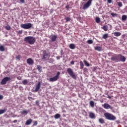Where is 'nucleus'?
<instances>
[{
	"mask_svg": "<svg viewBox=\"0 0 127 127\" xmlns=\"http://www.w3.org/2000/svg\"><path fill=\"white\" fill-rule=\"evenodd\" d=\"M24 41L26 42V43H28V44L32 45L35 43L36 39L33 36H27L24 38Z\"/></svg>",
	"mask_w": 127,
	"mask_h": 127,
	"instance_id": "obj_1",
	"label": "nucleus"
},
{
	"mask_svg": "<svg viewBox=\"0 0 127 127\" xmlns=\"http://www.w3.org/2000/svg\"><path fill=\"white\" fill-rule=\"evenodd\" d=\"M104 116L105 117L106 120H109V121H115L117 119L113 114L109 113H104Z\"/></svg>",
	"mask_w": 127,
	"mask_h": 127,
	"instance_id": "obj_2",
	"label": "nucleus"
},
{
	"mask_svg": "<svg viewBox=\"0 0 127 127\" xmlns=\"http://www.w3.org/2000/svg\"><path fill=\"white\" fill-rule=\"evenodd\" d=\"M66 71L68 75H69V76H70L72 79L76 80V74H75V73H74V71H73V70H72L71 68H68Z\"/></svg>",
	"mask_w": 127,
	"mask_h": 127,
	"instance_id": "obj_3",
	"label": "nucleus"
},
{
	"mask_svg": "<svg viewBox=\"0 0 127 127\" xmlns=\"http://www.w3.org/2000/svg\"><path fill=\"white\" fill-rule=\"evenodd\" d=\"M32 24L30 23H27V24H22L20 25V27L21 28H23L24 29H29L32 27Z\"/></svg>",
	"mask_w": 127,
	"mask_h": 127,
	"instance_id": "obj_4",
	"label": "nucleus"
},
{
	"mask_svg": "<svg viewBox=\"0 0 127 127\" xmlns=\"http://www.w3.org/2000/svg\"><path fill=\"white\" fill-rule=\"evenodd\" d=\"M60 76V72L58 71L56 76L49 78L50 82H56L59 79Z\"/></svg>",
	"mask_w": 127,
	"mask_h": 127,
	"instance_id": "obj_5",
	"label": "nucleus"
},
{
	"mask_svg": "<svg viewBox=\"0 0 127 127\" xmlns=\"http://www.w3.org/2000/svg\"><path fill=\"white\" fill-rule=\"evenodd\" d=\"M50 56L48 54V53L46 51H44L43 52V58H42V60L46 61L49 59Z\"/></svg>",
	"mask_w": 127,
	"mask_h": 127,
	"instance_id": "obj_6",
	"label": "nucleus"
},
{
	"mask_svg": "<svg viewBox=\"0 0 127 127\" xmlns=\"http://www.w3.org/2000/svg\"><path fill=\"white\" fill-rule=\"evenodd\" d=\"M111 60L115 62H120V55H116L112 57Z\"/></svg>",
	"mask_w": 127,
	"mask_h": 127,
	"instance_id": "obj_7",
	"label": "nucleus"
},
{
	"mask_svg": "<svg viewBox=\"0 0 127 127\" xmlns=\"http://www.w3.org/2000/svg\"><path fill=\"white\" fill-rule=\"evenodd\" d=\"M91 3L92 0H88V1L83 5L82 7L83 9H87V8H88Z\"/></svg>",
	"mask_w": 127,
	"mask_h": 127,
	"instance_id": "obj_8",
	"label": "nucleus"
},
{
	"mask_svg": "<svg viewBox=\"0 0 127 127\" xmlns=\"http://www.w3.org/2000/svg\"><path fill=\"white\" fill-rule=\"evenodd\" d=\"M10 80H11V78L10 77H4L1 81V85H5V84H6L7 82L8 81H10Z\"/></svg>",
	"mask_w": 127,
	"mask_h": 127,
	"instance_id": "obj_9",
	"label": "nucleus"
},
{
	"mask_svg": "<svg viewBox=\"0 0 127 127\" xmlns=\"http://www.w3.org/2000/svg\"><path fill=\"white\" fill-rule=\"evenodd\" d=\"M40 88H41V83H40V82H38L34 92L35 93H36L38 91H39Z\"/></svg>",
	"mask_w": 127,
	"mask_h": 127,
	"instance_id": "obj_10",
	"label": "nucleus"
},
{
	"mask_svg": "<svg viewBox=\"0 0 127 127\" xmlns=\"http://www.w3.org/2000/svg\"><path fill=\"white\" fill-rule=\"evenodd\" d=\"M27 63L29 65H33L34 64V61L31 58H29L27 60Z\"/></svg>",
	"mask_w": 127,
	"mask_h": 127,
	"instance_id": "obj_11",
	"label": "nucleus"
},
{
	"mask_svg": "<svg viewBox=\"0 0 127 127\" xmlns=\"http://www.w3.org/2000/svg\"><path fill=\"white\" fill-rule=\"evenodd\" d=\"M103 108H104V109H106V110H109V109H112V106H111V105H110V104L108 103L104 104L103 105Z\"/></svg>",
	"mask_w": 127,
	"mask_h": 127,
	"instance_id": "obj_12",
	"label": "nucleus"
},
{
	"mask_svg": "<svg viewBox=\"0 0 127 127\" xmlns=\"http://www.w3.org/2000/svg\"><path fill=\"white\" fill-rule=\"evenodd\" d=\"M126 58L122 56V55H119V62L121 61V62H125L126 60Z\"/></svg>",
	"mask_w": 127,
	"mask_h": 127,
	"instance_id": "obj_13",
	"label": "nucleus"
},
{
	"mask_svg": "<svg viewBox=\"0 0 127 127\" xmlns=\"http://www.w3.org/2000/svg\"><path fill=\"white\" fill-rule=\"evenodd\" d=\"M89 117L90 119H96V115L93 112H89Z\"/></svg>",
	"mask_w": 127,
	"mask_h": 127,
	"instance_id": "obj_14",
	"label": "nucleus"
},
{
	"mask_svg": "<svg viewBox=\"0 0 127 127\" xmlns=\"http://www.w3.org/2000/svg\"><path fill=\"white\" fill-rule=\"evenodd\" d=\"M57 39V36L55 35H52L51 37V40L52 42H54L55 41H56Z\"/></svg>",
	"mask_w": 127,
	"mask_h": 127,
	"instance_id": "obj_15",
	"label": "nucleus"
},
{
	"mask_svg": "<svg viewBox=\"0 0 127 127\" xmlns=\"http://www.w3.org/2000/svg\"><path fill=\"white\" fill-rule=\"evenodd\" d=\"M31 123H32V119H30L26 121L25 125V126H29V125H31Z\"/></svg>",
	"mask_w": 127,
	"mask_h": 127,
	"instance_id": "obj_16",
	"label": "nucleus"
},
{
	"mask_svg": "<svg viewBox=\"0 0 127 127\" xmlns=\"http://www.w3.org/2000/svg\"><path fill=\"white\" fill-rule=\"evenodd\" d=\"M21 115H24L25 116H26L27 114L29 113V110H23V111H21Z\"/></svg>",
	"mask_w": 127,
	"mask_h": 127,
	"instance_id": "obj_17",
	"label": "nucleus"
},
{
	"mask_svg": "<svg viewBox=\"0 0 127 127\" xmlns=\"http://www.w3.org/2000/svg\"><path fill=\"white\" fill-rule=\"evenodd\" d=\"M37 70L40 72V73H41L42 72V66H41L40 65H37Z\"/></svg>",
	"mask_w": 127,
	"mask_h": 127,
	"instance_id": "obj_18",
	"label": "nucleus"
},
{
	"mask_svg": "<svg viewBox=\"0 0 127 127\" xmlns=\"http://www.w3.org/2000/svg\"><path fill=\"white\" fill-rule=\"evenodd\" d=\"M114 35L116 37L121 36V35H122V33L120 32H114Z\"/></svg>",
	"mask_w": 127,
	"mask_h": 127,
	"instance_id": "obj_19",
	"label": "nucleus"
},
{
	"mask_svg": "<svg viewBox=\"0 0 127 127\" xmlns=\"http://www.w3.org/2000/svg\"><path fill=\"white\" fill-rule=\"evenodd\" d=\"M54 118L56 120H58V119L61 118V115L59 114H57L54 116Z\"/></svg>",
	"mask_w": 127,
	"mask_h": 127,
	"instance_id": "obj_20",
	"label": "nucleus"
},
{
	"mask_svg": "<svg viewBox=\"0 0 127 127\" xmlns=\"http://www.w3.org/2000/svg\"><path fill=\"white\" fill-rule=\"evenodd\" d=\"M127 19V16L126 15H123L122 17V21H126Z\"/></svg>",
	"mask_w": 127,
	"mask_h": 127,
	"instance_id": "obj_21",
	"label": "nucleus"
},
{
	"mask_svg": "<svg viewBox=\"0 0 127 127\" xmlns=\"http://www.w3.org/2000/svg\"><path fill=\"white\" fill-rule=\"evenodd\" d=\"M69 48L70 49H75V48H76V46L74 44H70L69 45Z\"/></svg>",
	"mask_w": 127,
	"mask_h": 127,
	"instance_id": "obj_22",
	"label": "nucleus"
},
{
	"mask_svg": "<svg viewBox=\"0 0 127 127\" xmlns=\"http://www.w3.org/2000/svg\"><path fill=\"white\" fill-rule=\"evenodd\" d=\"M79 64H80V69L81 70H82V69H83L84 68V64L83 63V62L82 61H80L79 62Z\"/></svg>",
	"mask_w": 127,
	"mask_h": 127,
	"instance_id": "obj_23",
	"label": "nucleus"
},
{
	"mask_svg": "<svg viewBox=\"0 0 127 127\" xmlns=\"http://www.w3.org/2000/svg\"><path fill=\"white\" fill-rule=\"evenodd\" d=\"M108 37H109L108 34H104L102 36V38H103V39H107V38H108Z\"/></svg>",
	"mask_w": 127,
	"mask_h": 127,
	"instance_id": "obj_24",
	"label": "nucleus"
},
{
	"mask_svg": "<svg viewBox=\"0 0 127 127\" xmlns=\"http://www.w3.org/2000/svg\"><path fill=\"white\" fill-rule=\"evenodd\" d=\"M95 21L97 23H100L101 22V19L99 17H97L95 18Z\"/></svg>",
	"mask_w": 127,
	"mask_h": 127,
	"instance_id": "obj_25",
	"label": "nucleus"
},
{
	"mask_svg": "<svg viewBox=\"0 0 127 127\" xmlns=\"http://www.w3.org/2000/svg\"><path fill=\"white\" fill-rule=\"evenodd\" d=\"M95 50H97V51H101V50H102V48L100 46L95 47Z\"/></svg>",
	"mask_w": 127,
	"mask_h": 127,
	"instance_id": "obj_26",
	"label": "nucleus"
},
{
	"mask_svg": "<svg viewBox=\"0 0 127 127\" xmlns=\"http://www.w3.org/2000/svg\"><path fill=\"white\" fill-rule=\"evenodd\" d=\"M5 112H6V109L0 110V115H2V114H4Z\"/></svg>",
	"mask_w": 127,
	"mask_h": 127,
	"instance_id": "obj_27",
	"label": "nucleus"
},
{
	"mask_svg": "<svg viewBox=\"0 0 127 127\" xmlns=\"http://www.w3.org/2000/svg\"><path fill=\"white\" fill-rule=\"evenodd\" d=\"M102 28L104 30V31H108V27L107 25H104Z\"/></svg>",
	"mask_w": 127,
	"mask_h": 127,
	"instance_id": "obj_28",
	"label": "nucleus"
},
{
	"mask_svg": "<svg viewBox=\"0 0 127 127\" xmlns=\"http://www.w3.org/2000/svg\"><path fill=\"white\" fill-rule=\"evenodd\" d=\"M89 105H90V106H91L92 108H94V106H95L94 101H91L89 102Z\"/></svg>",
	"mask_w": 127,
	"mask_h": 127,
	"instance_id": "obj_29",
	"label": "nucleus"
},
{
	"mask_svg": "<svg viewBox=\"0 0 127 127\" xmlns=\"http://www.w3.org/2000/svg\"><path fill=\"white\" fill-rule=\"evenodd\" d=\"M99 122L100 124H105V121H104V119L102 118L99 119Z\"/></svg>",
	"mask_w": 127,
	"mask_h": 127,
	"instance_id": "obj_30",
	"label": "nucleus"
},
{
	"mask_svg": "<svg viewBox=\"0 0 127 127\" xmlns=\"http://www.w3.org/2000/svg\"><path fill=\"white\" fill-rule=\"evenodd\" d=\"M83 62L85 65H86V66H87V67H89V66H90V64L88 63L86 60H84L83 61Z\"/></svg>",
	"mask_w": 127,
	"mask_h": 127,
	"instance_id": "obj_31",
	"label": "nucleus"
},
{
	"mask_svg": "<svg viewBox=\"0 0 127 127\" xmlns=\"http://www.w3.org/2000/svg\"><path fill=\"white\" fill-rule=\"evenodd\" d=\"M64 20H66V22H68V21H70V20H71V18L68 17H65L64 18Z\"/></svg>",
	"mask_w": 127,
	"mask_h": 127,
	"instance_id": "obj_32",
	"label": "nucleus"
},
{
	"mask_svg": "<svg viewBox=\"0 0 127 127\" xmlns=\"http://www.w3.org/2000/svg\"><path fill=\"white\" fill-rule=\"evenodd\" d=\"M27 83H28V82L27 81V79H25L22 81V84L23 85H26Z\"/></svg>",
	"mask_w": 127,
	"mask_h": 127,
	"instance_id": "obj_33",
	"label": "nucleus"
},
{
	"mask_svg": "<svg viewBox=\"0 0 127 127\" xmlns=\"http://www.w3.org/2000/svg\"><path fill=\"white\" fill-rule=\"evenodd\" d=\"M5 29H6V30H10L11 27L9 25H7L5 27Z\"/></svg>",
	"mask_w": 127,
	"mask_h": 127,
	"instance_id": "obj_34",
	"label": "nucleus"
},
{
	"mask_svg": "<svg viewBox=\"0 0 127 127\" xmlns=\"http://www.w3.org/2000/svg\"><path fill=\"white\" fill-rule=\"evenodd\" d=\"M118 5L120 7H122L123 6V3L122 2H118Z\"/></svg>",
	"mask_w": 127,
	"mask_h": 127,
	"instance_id": "obj_35",
	"label": "nucleus"
},
{
	"mask_svg": "<svg viewBox=\"0 0 127 127\" xmlns=\"http://www.w3.org/2000/svg\"><path fill=\"white\" fill-rule=\"evenodd\" d=\"M0 51H4V47L3 46H0Z\"/></svg>",
	"mask_w": 127,
	"mask_h": 127,
	"instance_id": "obj_36",
	"label": "nucleus"
},
{
	"mask_svg": "<svg viewBox=\"0 0 127 127\" xmlns=\"http://www.w3.org/2000/svg\"><path fill=\"white\" fill-rule=\"evenodd\" d=\"M111 15L113 16V17H115V16H118V14L114 13H111Z\"/></svg>",
	"mask_w": 127,
	"mask_h": 127,
	"instance_id": "obj_37",
	"label": "nucleus"
},
{
	"mask_svg": "<svg viewBox=\"0 0 127 127\" xmlns=\"http://www.w3.org/2000/svg\"><path fill=\"white\" fill-rule=\"evenodd\" d=\"M87 43L88 44H92L93 43V40H88L87 41Z\"/></svg>",
	"mask_w": 127,
	"mask_h": 127,
	"instance_id": "obj_38",
	"label": "nucleus"
},
{
	"mask_svg": "<svg viewBox=\"0 0 127 127\" xmlns=\"http://www.w3.org/2000/svg\"><path fill=\"white\" fill-rule=\"evenodd\" d=\"M16 33H18V34H22V30L17 31Z\"/></svg>",
	"mask_w": 127,
	"mask_h": 127,
	"instance_id": "obj_39",
	"label": "nucleus"
},
{
	"mask_svg": "<svg viewBox=\"0 0 127 127\" xmlns=\"http://www.w3.org/2000/svg\"><path fill=\"white\" fill-rule=\"evenodd\" d=\"M16 59L17 60H20V55L16 56Z\"/></svg>",
	"mask_w": 127,
	"mask_h": 127,
	"instance_id": "obj_40",
	"label": "nucleus"
},
{
	"mask_svg": "<svg viewBox=\"0 0 127 127\" xmlns=\"http://www.w3.org/2000/svg\"><path fill=\"white\" fill-rule=\"evenodd\" d=\"M37 124H38V122L37 121H35L33 124V126H34L35 127H36V126H37Z\"/></svg>",
	"mask_w": 127,
	"mask_h": 127,
	"instance_id": "obj_41",
	"label": "nucleus"
},
{
	"mask_svg": "<svg viewBox=\"0 0 127 127\" xmlns=\"http://www.w3.org/2000/svg\"><path fill=\"white\" fill-rule=\"evenodd\" d=\"M70 64H71V65H74L75 64V62H74V61H72L70 62Z\"/></svg>",
	"mask_w": 127,
	"mask_h": 127,
	"instance_id": "obj_42",
	"label": "nucleus"
},
{
	"mask_svg": "<svg viewBox=\"0 0 127 127\" xmlns=\"http://www.w3.org/2000/svg\"><path fill=\"white\" fill-rule=\"evenodd\" d=\"M36 105H37V106H38L39 105V101L38 100H37L36 101Z\"/></svg>",
	"mask_w": 127,
	"mask_h": 127,
	"instance_id": "obj_43",
	"label": "nucleus"
},
{
	"mask_svg": "<svg viewBox=\"0 0 127 127\" xmlns=\"http://www.w3.org/2000/svg\"><path fill=\"white\" fill-rule=\"evenodd\" d=\"M87 67H85L84 69H83V72H87Z\"/></svg>",
	"mask_w": 127,
	"mask_h": 127,
	"instance_id": "obj_44",
	"label": "nucleus"
},
{
	"mask_svg": "<svg viewBox=\"0 0 127 127\" xmlns=\"http://www.w3.org/2000/svg\"><path fill=\"white\" fill-rule=\"evenodd\" d=\"M70 6H69V5H67L65 6V8H66L67 9H69Z\"/></svg>",
	"mask_w": 127,
	"mask_h": 127,
	"instance_id": "obj_45",
	"label": "nucleus"
},
{
	"mask_svg": "<svg viewBox=\"0 0 127 127\" xmlns=\"http://www.w3.org/2000/svg\"><path fill=\"white\" fill-rule=\"evenodd\" d=\"M28 99L29 100H30V99H31V100H34V98H33L31 97H29L28 98Z\"/></svg>",
	"mask_w": 127,
	"mask_h": 127,
	"instance_id": "obj_46",
	"label": "nucleus"
},
{
	"mask_svg": "<svg viewBox=\"0 0 127 127\" xmlns=\"http://www.w3.org/2000/svg\"><path fill=\"white\" fill-rule=\"evenodd\" d=\"M107 1L108 3H112V0H107Z\"/></svg>",
	"mask_w": 127,
	"mask_h": 127,
	"instance_id": "obj_47",
	"label": "nucleus"
},
{
	"mask_svg": "<svg viewBox=\"0 0 127 127\" xmlns=\"http://www.w3.org/2000/svg\"><path fill=\"white\" fill-rule=\"evenodd\" d=\"M17 80H21V77L20 76L17 77Z\"/></svg>",
	"mask_w": 127,
	"mask_h": 127,
	"instance_id": "obj_48",
	"label": "nucleus"
},
{
	"mask_svg": "<svg viewBox=\"0 0 127 127\" xmlns=\"http://www.w3.org/2000/svg\"><path fill=\"white\" fill-rule=\"evenodd\" d=\"M3 99V96L2 95H0V100H2Z\"/></svg>",
	"mask_w": 127,
	"mask_h": 127,
	"instance_id": "obj_49",
	"label": "nucleus"
},
{
	"mask_svg": "<svg viewBox=\"0 0 127 127\" xmlns=\"http://www.w3.org/2000/svg\"><path fill=\"white\" fill-rule=\"evenodd\" d=\"M20 2L22 3H24V0H20Z\"/></svg>",
	"mask_w": 127,
	"mask_h": 127,
	"instance_id": "obj_50",
	"label": "nucleus"
},
{
	"mask_svg": "<svg viewBox=\"0 0 127 127\" xmlns=\"http://www.w3.org/2000/svg\"><path fill=\"white\" fill-rule=\"evenodd\" d=\"M12 123H14V124H16L17 123V120H14Z\"/></svg>",
	"mask_w": 127,
	"mask_h": 127,
	"instance_id": "obj_51",
	"label": "nucleus"
},
{
	"mask_svg": "<svg viewBox=\"0 0 127 127\" xmlns=\"http://www.w3.org/2000/svg\"><path fill=\"white\" fill-rule=\"evenodd\" d=\"M107 96H108L107 98H108V99H112V97L109 95V94H108Z\"/></svg>",
	"mask_w": 127,
	"mask_h": 127,
	"instance_id": "obj_52",
	"label": "nucleus"
},
{
	"mask_svg": "<svg viewBox=\"0 0 127 127\" xmlns=\"http://www.w3.org/2000/svg\"><path fill=\"white\" fill-rule=\"evenodd\" d=\"M57 58L58 59H59V58H58V57H57Z\"/></svg>",
	"mask_w": 127,
	"mask_h": 127,
	"instance_id": "obj_53",
	"label": "nucleus"
}]
</instances>
